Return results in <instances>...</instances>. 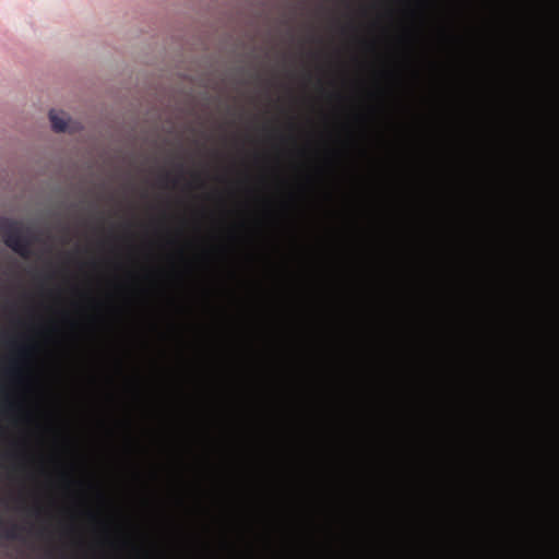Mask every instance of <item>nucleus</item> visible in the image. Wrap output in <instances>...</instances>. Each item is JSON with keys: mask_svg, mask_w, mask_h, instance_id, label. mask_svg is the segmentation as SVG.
<instances>
[{"mask_svg": "<svg viewBox=\"0 0 559 559\" xmlns=\"http://www.w3.org/2000/svg\"><path fill=\"white\" fill-rule=\"evenodd\" d=\"M48 118L53 131L58 133L75 132L82 128L78 120L72 119L70 114L62 109H50Z\"/></svg>", "mask_w": 559, "mask_h": 559, "instance_id": "nucleus-1", "label": "nucleus"}, {"mask_svg": "<svg viewBox=\"0 0 559 559\" xmlns=\"http://www.w3.org/2000/svg\"><path fill=\"white\" fill-rule=\"evenodd\" d=\"M8 245L16 252H19L22 255H25L27 253L26 247L23 243H20L19 241H14L12 238L8 239Z\"/></svg>", "mask_w": 559, "mask_h": 559, "instance_id": "nucleus-2", "label": "nucleus"}]
</instances>
